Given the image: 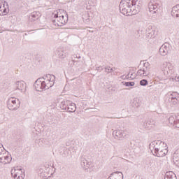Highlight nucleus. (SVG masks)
Listing matches in <instances>:
<instances>
[{"label": "nucleus", "mask_w": 179, "mask_h": 179, "mask_svg": "<svg viewBox=\"0 0 179 179\" xmlns=\"http://www.w3.org/2000/svg\"><path fill=\"white\" fill-rule=\"evenodd\" d=\"M155 152L157 153V156L158 157H163L167 155V144L162 143L160 144L159 148L155 149Z\"/></svg>", "instance_id": "1"}, {"label": "nucleus", "mask_w": 179, "mask_h": 179, "mask_svg": "<svg viewBox=\"0 0 179 179\" xmlns=\"http://www.w3.org/2000/svg\"><path fill=\"white\" fill-rule=\"evenodd\" d=\"M11 174L15 179L24 178V172H23V170H22V169H19L17 167L11 171Z\"/></svg>", "instance_id": "2"}, {"label": "nucleus", "mask_w": 179, "mask_h": 179, "mask_svg": "<svg viewBox=\"0 0 179 179\" xmlns=\"http://www.w3.org/2000/svg\"><path fill=\"white\" fill-rule=\"evenodd\" d=\"M34 87L37 92H43L45 89V85L44 84V79L39 78L36 80L34 83Z\"/></svg>", "instance_id": "3"}, {"label": "nucleus", "mask_w": 179, "mask_h": 179, "mask_svg": "<svg viewBox=\"0 0 179 179\" xmlns=\"http://www.w3.org/2000/svg\"><path fill=\"white\" fill-rule=\"evenodd\" d=\"M9 13V7L5 2H0V16H6Z\"/></svg>", "instance_id": "4"}, {"label": "nucleus", "mask_w": 179, "mask_h": 179, "mask_svg": "<svg viewBox=\"0 0 179 179\" xmlns=\"http://www.w3.org/2000/svg\"><path fill=\"white\" fill-rule=\"evenodd\" d=\"M0 162L3 164H8L12 162V157L9 154H4L0 157Z\"/></svg>", "instance_id": "5"}, {"label": "nucleus", "mask_w": 179, "mask_h": 179, "mask_svg": "<svg viewBox=\"0 0 179 179\" xmlns=\"http://www.w3.org/2000/svg\"><path fill=\"white\" fill-rule=\"evenodd\" d=\"M59 19H61V17H58V14H55V20L52 21V27H54L55 29H57V27H59V26L64 24L62 20L59 21Z\"/></svg>", "instance_id": "6"}, {"label": "nucleus", "mask_w": 179, "mask_h": 179, "mask_svg": "<svg viewBox=\"0 0 179 179\" xmlns=\"http://www.w3.org/2000/svg\"><path fill=\"white\" fill-rule=\"evenodd\" d=\"M179 4L176 5V6L173 7L171 15L173 17H179Z\"/></svg>", "instance_id": "7"}, {"label": "nucleus", "mask_w": 179, "mask_h": 179, "mask_svg": "<svg viewBox=\"0 0 179 179\" xmlns=\"http://www.w3.org/2000/svg\"><path fill=\"white\" fill-rule=\"evenodd\" d=\"M15 87L19 90H23L26 87V83L24 81H18L15 83Z\"/></svg>", "instance_id": "8"}, {"label": "nucleus", "mask_w": 179, "mask_h": 179, "mask_svg": "<svg viewBox=\"0 0 179 179\" xmlns=\"http://www.w3.org/2000/svg\"><path fill=\"white\" fill-rule=\"evenodd\" d=\"M150 12H152V13H156V10H157V5L153 2H150L148 6Z\"/></svg>", "instance_id": "9"}, {"label": "nucleus", "mask_w": 179, "mask_h": 179, "mask_svg": "<svg viewBox=\"0 0 179 179\" xmlns=\"http://www.w3.org/2000/svg\"><path fill=\"white\" fill-rule=\"evenodd\" d=\"M44 85L45 89H50V87H52L54 86V83L50 82L48 80L43 79Z\"/></svg>", "instance_id": "10"}, {"label": "nucleus", "mask_w": 179, "mask_h": 179, "mask_svg": "<svg viewBox=\"0 0 179 179\" xmlns=\"http://www.w3.org/2000/svg\"><path fill=\"white\" fill-rule=\"evenodd\" d=\"M45 79L46 80H48L49 82H52V83H54V82H55V76H54L53 75H51V74H48L45 76Z\"/></svg>", "instance_id": "11"}, {"label": "nucleus", "mask_w": 179, "mask_h": 179, "mask_svg": "<svg viewBox=\"0 0 179 179\" xmlns=\"http://www.w3.org/2000/svg\"><path fill=\"white\" fill-rule=\"evenodd\" d=\"M120 10L123 15H129V14H128V10H127V8H124V7H122V5H120Z\"/></svg>", "instance_id": "12"}, {"label": "nucleus", "mask_w": 179, "mask_h": 179, "mask_svg": "<svg viewBox=\"0 0 179 179\" xmlns=\"http://www.w3.org/2000/svg\"><path fill=\"white\" fill-rule=\"evenodd\" d=\"M137 75H138V76H145V71L143 69L138 70L137 72Z\"/></svg>", "instance_id": "13"}, {"label": "nucleus", "mask_w": 179, "mask_h": 179, "mask_svg": "<svg viewBox=\"0 0 179 179\" xmlns=\"http://www.w3.org/2000/svg\"><path fill=\"white\" fill-rule=\"evenodd\" d=\"M165 179H176V178L172 175H170V173H166Z\"/></svg>", "instance_id": "14"}, {"label": "nucleus", "mask_w": 179, "mask_h": 179, "mask_svg": "<svg viewBox=\"0 0 179 179\" xmlns=\"http://www.w3.org/2000/svg\"><path fill=\"white\" fill-rule=\"evenodd\" d=\"M69 111H71V113H73V111H75V110H76V107L75 106L73 105H70L69 106Z\"/></svg>", "instance_id": "15"}, {"label": "nucleus", "mask_w": 179, "mask_h": 179, "mask_svg": "<svg viewBox=\"0 0 179 179\" xmlns=\"http://www.w3.org/2000/svg\"><path fill=\"white\" fill-rule=\"evenodd\" d=\"M140 85L141 86H146V85H148V80H142L140 81Z\"/></svg>", "instance_id": "16"}, {"label": "nucleus", "mask_w": 179, "mask_h": 179, "mask_svg": "<svg viewBox=\"0 0 179 179\" xmlns=\"http://www.w3.org/2000/svg\"><path fill=\"white\" fill-rule=\"evenodd\" d=\"M125 85L126 86H134L135 83H134V82H127V83H125Z\"/></svg>", "instance_id": "17"}, {"label": "nucleus", "mask_w": 179, "mask_h": 179, "mask_svg": "<svg viewBox=\"0 0 179 179\" xmlns=\"http://www.w3.org/2000/svg\"><path fill=\"white\" fill-rule=\"evenodd\" d=\"M12 103H13V104H15V103H16V99L13 100V101H12Z\"/></svg>", "instance_id": "18"}, {"label": "nucleus", "mask_w": 179, "mask_h": 179, "mask_svg": "<svg viewBox=\"0 0 179 179\" xmlns=\"http://www.w3.org/2000/svg\"><path fill=\"white\" fill-rule=\"evenodd\" d=\"M163 50H164V48L162 47V48H160V51L162 52Z\"/></svg>", "instance_id": "19"}, {"label": "nucleus", "mask_w": 179, "mask_h": 179, "mask_svg": "<svg viewBox=\"0 0 179 179\" xmlns=\"http://www.w3.org/2000/svg\"><path fill=\"white\" fill-rule=\"evenodd\" d=\"M130 78H131V79H134L135 77H131V76H130Z\"/></svg>", "instance_id": "20"}, {"label": "nucleus", "mask_w": 179, "mask_h": 179, "mask_svg": "<svg viewBox=\"0 0 179 179\" xmlns=\"http://www.w3.org/2000/svg\"><path fill=\"white\" fill-rule=\"evenodd\" d=\"M34 16H35V15H34V14H33V15H32V17H34Z\"/></svg>", "instance_id": "21"}, {"label": "nucleus", "mask_w": 179, "mask_h": 179, "mask_svg": "<svg viewBox=\"0 0 179 179\" xmlns=\"http://www.w3.org/2000/svg\"><path fill=\"white\" fill-rule=\"evenodd\" d=\"M62 19H64V16L63 15L62 16Z\"/></svg>", "instance_id": "22"}]
</instances>
